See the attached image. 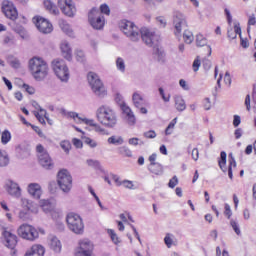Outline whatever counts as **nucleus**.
Masks as SVG:
<instances>
[{"mask_svg":"<svg viewBox=\"0 0 256 256\" xmlns=\"http://www.w3.org/2000/svg\"><path fill=\"white\" fill-rule=\"evenodd\" d=\"M38 111H34V115L36 119L41 123L42 125H45V119H47V110L41 108V106L38 105Z\"/></svg>","mask_w":256,"mask_h":256,"instance_id":"bb28decb","label":"nucleus"},{"mask_svg":"<svg viewBox=\"0 0 256 256\" xmlns=\"http://www.w3.org/2000/svg\"><path fill=\"white\" fill-rule=\"evenodd\" d=\"M100 13L101 15H111V9L109 8V6L107 4H102L100 6Z\"/></svg>","mask_w":256,"mask_h":256,"instance_id":"5fc2aeb1","label":"nucleus"},{"mask_svg":"<svg viewBox=\"0 0 256 256\" xmlns=\"http://www.w3.org/2000/svg\"><path fill=\"white\" fill-rule=\"evenodd\" d=\"M150 173H153L154 175H163V166L159 163H152L148 167Z\"/></svg>","mask_w":256,"mask_h":256,"instance_id":"7c9ffc66","label":"nucleus"},{"mask_svg":"<svg viewBox=\"0 0 256 256\" xmlns=\"http://www.w3.org/2000/svg\"><path fill=\"white\" fill-rule=\"evenodd\" d=\"M52 69L60 81L64 83L69 81V67H67L65 60L55 59L52 62Z\"/></svg>","mask_w":256,"mask_h":256,"instance_id":"6e6552de","label":"nucleus"},{"mask_svg":"<svg viewBox=\"0 0 256 256\" xmlns=\"http://www.w3.org/2000/svg\"><path fill=\"white\" fill-rule=\"evenodd\" d=\"M36 151L40 165L44 169H53V160L51 159V156H49L47 150H45V147H43L41 144H38L36 146Z\"/></svg>","mask_w":256,"mask_h":256,"instance_id":"9b49d317","label":"nucleus"},{"mask_svg":"<svg viewBox=\"0 0 256 256\" xmlns=\"http://www.w3.org/2000/svg\"><path fill=\"white\" fill-rule=\"evenodd\" d=\"M224 83L228 85V87H231V74H229V72H226L224 75Z\"/></svg>","mask_w":256,"mask_h":256,"instance_id":"69168bd1","label":"nucleus"},{"mask_svg":"<svg viewBox=\"0 0 256 256\" xmlns=\"http://www.w3.org/2000/svg\"><path fill=\"white\" fill-rule=\"evenodd\" d=\"M159 93L165 103H169V101H171V95L165 96V90H163V88H159Z\"/></svg>","mask_w":256,"mask_h":256,"instance_id":"13d9d810","label":"nucleus"},{"mask_svg":"<svg viewBox=\"0 0 256 256\" xmlns=\"http://www.w3.org/2000/svg\"><path fill=\"white\" fill-rule=\"evenodd\" d=\"M66 223L72 233H75L76 235H83V231H85V225L83 224V219L81 216L71 212L66 217Z\"/></svg>","mask_w":256,"mask_h":256,"instance_id":"423d86ee","label":"nucleus"},{"mask_svg":"<svg viewBox=\"0 0 256 256\" xmlns=\"http://www.w3.org/2000/svg\"><path fill=\"white\" fill-rule=\"evenodd\" d=\"M107 233L109 235V237L111 238V241L115 244V245H119V243H121V239L119 238V236H117V233H115V230L113 229H108Z\"/></svg>","mask_w":256,"mask_h":256,"instance_id":"e433bc0d","label":"nucleus"},{"mask_svg":"<svg viewBox=\"0 0 256 256\" xmlns=\"http://www.w3.org/2000/svg\"><path fill=\"white\" fill-rule=\"evenodd\" d=\"M9 165V155L5 150H0V167H7Z\"/></svg>","mask_w":256,"mask_h":256,"instance_id":"f704fd0d","label":"nucleus"},{"mask_svg":"<svg viewBox=\"0 0 256 256\" xmlns=\"http://www.w3.org/2000/svg\"><path fill=\"white\" fill-rule=\"evenodd\" d=\"M96 117L104 127L113 128L117 125V114L113 108L107 105H102L97 109Z\"/></svg>","mask_w":256,"mask_h":256,"instance_id":"7ed1b4c3","label":"nucleus"},{"mask_svg":"<svg viewBox=\"0 0 256 256\" xmlns=\"http://www.w3.org/2000/svg\"><path fill=\"white\" fill-rule=\"evenodd\" d=\"M2 237L4 239V245L8 249H15L17 247V235L11 233L7 229L2 231Z\"/></svg>","mask_w":256,"mask_h":256,"instance_id":"f3484780","label":"nucleus"},{"mask_svg":"<svg viewBox=\"0 0 256 256\" xmlns=\"http://www.w3.org/2000/svg\"><path fill=\"white\" fill-rule=\"evenodd\" d=\"M191 155H192V159H193L194 161H199V149L194 148V149L192 150Z\"/></svg>","mask_w":256,"mask_h":256,"instance_id":"338daca9","label":"nucleus"},{"mask_svg":"<svg viewBox=\"0 0 256 256\" xmlns=\"http://www.w3.org/2000/svg\"><path fill=\"white\" fill-rule=\"evenodd\" d=\"M88 21L91 27L97 31H101V29L105 27V16H103L97 8H92L90 10L88 13Z\"/></svg>","mask_w":256,"mask_h":256,"instance_id":"9d476101","label":"nucleus"},{"mask_svg":"<svg viewBox=\"0 0 256 256\" xmlns=\"http://www.w3.org/2000/svg\"><path fill=\"white\" fill-rule=\"evenodd\" d=\"M11 141V132L9 130H4L1 135V143L7 145Z\"/></svg>","mask_w":256,"mask_h":256,"instance_id":"4c0bfd02","label":"nucleus"},{"mask_svg":"<svg viewBox=\"0 0 256 256\" xmlns=\"http://www.w3.org/2000/svg\"><path fill=\"white\" fill-rule=\"evenodd\" d=\"M60 27H61L62 31H64V33H66V35H69V37H73V29H71V26L67 22L62 21L60 23Z\"/></svg>","mask_w":256,"mask_h":256,"instance_id":"c9c22d12","label":"nucleus"},{"mask_svg":"<svg viewBox=\"0 0 256 256\" xmlns=\"http://www.w3.org/2000/svg\"><path fill=\"white\" fill-rule=\"evenodd\" d=\"M130 29L129 37L131 41H139V39H142L145 45L153 47V55L158 63H165V51L157 46L159 41H161L159 34H155V32L149 30V28L139 30L134 23H130Z\"/></svg>","mask_w":256,"mask_h":256,"instance_id":"f257e3e1","label":"nucleus"},{"mask_svg":"<svg viewBox=\"0 0 256 256\" xmlns=\"http://www.w3.org/2000/svg\"><path fill=\"white\" fill-rule=\"evenodd\" d=\"M118 152L120 153V155H123L124 157H129V148L127 146L119 147Z\"/></svg>","mask_w":256,"mask_h":256,"instance_id":"4d7b16f0","label":"nucleus"},{"mask_svg":"<svg viewBox=\"0 0 256 256\" xmlns=\"http://www.w3.org/2000/svg\"><path fill=\"white\" fill-rule=\"evenodd\" d=\"M4 189L8 195H11V197H15L16 199L21 197V187L13 180H7L5 182Z\"/></svg>","mask_w":256,"mask_h":256,"instance_id":"dca6fc26","label":"nucleus"},{"mask_svg":"<svg viewBox=\"0 0 256 256\" xmlns=\"http://www.w3.org/2000/svg\"><path fill=\"white\" fill-rule=\"evenodd\" d=\"M76 60L79 61V63L85 61V52H83V50H76Z\"/></svg>","mask_w":256,"mask_h":256,"instance_id":"864d4df0","label":"nucleus"},{"mask_svg":"<svg viewBox=\"0 0 256 256\" xmlns=\"http://www.w3.org/2000/svg\"><path fill=\"white\" fill-rule=\"evenodd\" d=\"M44 7L52 15H59V9L51 0H44Z\"/></svg>","mask_w":256,"mask_h":256,"instance_id":"c85d7f7f","label":"nucleus"},{"mask_svg":"<svg viewBox=\"0 0 256 256\" xmlns=\"http://www.w3.org/2000/svg\"><path fill=\"white\" fill-rule=\"evenodd\" d=\"M115 101L118 107H120L122 119H126V121H129V105L126 104L123 96L117 94L115 97Z\"/></svg>","mask_w":256,"mask_h":256,"instance_id":"6ab92c4d","label":"nucleus"},{"mask_svg":"<svg viewBox=\"0 0 256 256\" xmlns=\"http://www.w3.org/2000/svg\"><path fill=\"white\" fill-rule=\"evenodd\" d=\"M57 183L63 193H70L73 189V177L67 169H62L58 172Z\"/></svg>","mask_w":256,"mask_h":256,"instance_id":"0eeeda50","label":"nucleus"},{"mask_svg":"<svg viewBox=\"0 0 256 256\" xmlns=\"http://www.w3.org/2000/svg\"><path fill=\"white\" fill-rule=\"evenodd\" d=\"M1 208L3 209V211H6V217L8 219V221H11V219H13V216L11 215V213H9V206H7V202L2 201L0 202Z\"/></svg>","mask_w":256,"mask_h":256,"instance_id":"de8ad7c7","label":"nucleus"},{"mask_svg":"<svg viewBox=\"0 0 256 256\" xmlns=\"http://www.w3.org/2000/svg\"><path fill=\"white\" fill-rule=\"evenodd\" d=\"M132 102L134 107H136V109H139L142 115H147L148 111L147 108H145V105H147V100L143 98V95H141V93L134 92L132 95Z\"/></svg>","mask_w":256,"mask_h":256,"instance_id":"2eb2a0df","label":"nucleus"},{"mask_svg":"<svg viewBox=\"0 0 256 256\" xmlns=\"http://www.w3.org/2000/svg\"><path fill=\"white\" fill-rule=\"evenodd\" d=\"M29 211L31 213H39V207L33 201L27 200V211L21 210L18 214L19 219L22 221H29L30 216H29Z\"/></svg>","mask_w":256,"mask_h":256,"instance_id":"a211bd4d","label":"nucleus"},{"mask_svg":"<svg viewBox=\"0 0 256 256\" xmlns=\"http://www.w3.org/2000/svg\"><path fill=\"white\" fill-rule=\"evenodd\" d=\"M128 23L129 21L127 20H122L119 23V28L124 33V35H126V37H129V31L127 30V27H129Z\"/></svg>","mask_w":256,"mask_h":256,"instance_id":"a19ab883","label":"nucleus"},{"mask_svg":"<svg viewBox=\"0 0 256 256\" xmlns=\"http://www.w3.org/2000/svg\"><path fill=\"white\" fill-rule=\"evenodd\" d=\"M48 215H51L52 219H59L63 213L54 206L53 210Z\"/></svg>","mask_w":256,"mask_h":256,"instance_id":"09e8293b","label":"nucleus"},{"mask_svg":"<svg viewBox=\"0 0 256 256\" xmlns=\"http://www.w3.org/2000/svg\"><path fill=\"white\" fill-rule=\"evenodd\" d=\"M58 7L66 17H75L77 13L73 0H58Z\"/></svg>","mask_w":256,"mask_h":256,"instance_id":"f8f14e48","label":"nucleus"},{"mask_svg":"<svg viewBox=\"0 0 256 256\" xmlns=\"http://www.w3.org/2000/svg\"><path fill=\"white\" fill-rule=\"evenodd\" d=\"M79 251H84L93 255V242L88 239H83L78 242L77 248Z\"/></svg>","mask_w":256,"mask_h":256,"instance_id":"5701e85b","label":"nucleus"},{"mask_svg":"<svg viewBox=\"0 0 256 256\" xmlns=\"http://www.w3.org/2000/svg\"><path fill=\"white\" fill-rule=\"evenodd\" d=\"M45 255V247L41 244L33 245L24 256H44Z\"/></svg>","mask_w":256,"mask_h":256,"instance_id":"b1692460","label":"nucleus"},{"mask_svg":"<svg viewBox=\"0 0 256 256\" xmlns=\"http://www.w3.org/2000/svg\"><path fill=\"white\" fill-rule=\"evenodd\" d=\"M2 11H3L5 17H7V19H11V21H15L17 19V17H19L17 8L11 1L5 0L3 2Z\"/></svg>","mask_w":256,"mask_h":256,"instance_id":"ddd939ff","label":"nucleus"},{"mask_svg":"<svg viewBox=\"0 0 256 256\" xmlns=\"http://www.w3.org/2000/svg\"><path fill=\"white\" fill-rule=\"evenodd\" d=\"M62 115H64V117H67V119H73L75 123H85V125L94 127V130L96 131V133H100V135H107V130H105L103 127L99 126L98 124H96L95 120L93 119H87L83 116H79V113L77 112H71L65 109L62 110Z\"/></svg>","mask_w":256,"mask_h":256,"instance_id":"20e7f679","label":"nucleus"},{"mask_svg":"<svg viewBox=\"0 0 256 256\" xmlns=\"http://www.w3.org/2000/svg\"><path fill=\"white\" fill-rule=\"evenodd\" d=\"M164 242H165V245L168 247V248H171V246L173 245V239L171 238V234H167L164 238Z\"/></svg>","mask_w":256,"mask_h":256,"instance_id":"052dcab7","label":"nucleus"},{"mask_svg":"<svg viewBox=\"0 0 256 256\" xmlns=\"http://www.w3.org/2000/svg\"><path fill=\"white\" fill-rule=\"evenodd\" d=\"M83 141L85 143V145H88L89 147H91V149H95V147H97V141L89 138V137H84Z\"/></svg>","mask_w":256,"mask_h":256,"instance_id":"49530a36","label":"nucleus"},{"mask_svg":"<svg viewBox=\"0 0 256 256\" xmlns=\"http://www.w3.org/2000/svg\"><path fill=\"white\" fill-rule=\"evenodd\" d=\"M60 147L65 151L67 154H69V151H71V142L68 140H63L60 142Z\"/></svg>","mask_w":256,"mask_h":256,"instance_id":"c03bdc74","label":"nucleus"},{"mask_svg":"<svg viewBox=\"0 0 256 256\" xmlns=\"http://www.w3.org/2000/svg\"><path fill=\"white\" fill-rule=\"evenodd\" d=\"M29 69L36 81H43L49 75V65L41 57H33L29 60Z\"/></svg>","mask_w":256,"mask_h":256,"instance_id":"f03ea898","label":"nucleus"},{"mask_svg":"<svg viewBox=\"0 0 256 256\" xmlns=\"http://www.w3.org/2000/svg\"><path fill=\"white\" fill-rule=\"evenodd\" d=\"M17 235L26 241H35V239H39V232L37 229L27 223H24L18 227Z\"/></svg>","mask_w":256,"mask_h":256,"instance_id":"1a4fd4ad","label":"nucleus"},{"mask_svg":"<svg viewBox=\"0 0 256 256\" xmlns=\"http://www.w3.org/2000/svg\"><path fill=\"white\" fill-rule=\"evenodd\" d=\"M33 21L40 33L47 34L53 31V24H51V22H49L47 19L41 17H34Z\"/></svg>","mask_w":256,"mask_h":256,"instance_id":"4468645a","label":"nucleus"},{"mask_svg":"<svg viewBox=\"0 0 256 256\" xmlns=\"http://www.w3.org/2000/svg\"><path fill=\"white\" fill-rule=\"evenodd\" d=\"M144 137H146V139H155V137H157V133H155L154 130H150L144 133Z\"/></svg>","mask_w":256,"mask_h":256,"instance_id":"680f3d73","label":"nucleus"},{"mask_svg":"<svg viewBox=\"0 0 256 256\" xmlns=\"http://www.w3.org/2000/svg\"><path fill=\"white\" fill-rule=\"evenodd\" d=\"M229 167H228V176L229 179H233V167H237V162L235 161V157H233V153L228 155Z\"/></svg>","mask_w":256,"mask_h":256,"instance_id":"c756f323","label":"nucleus"},{"mask_svg":"<svg viewBox=\"0 0 256 256\" xmlns=\"http://www.w3.org/2000/svg\"><path fill=\"white\" fill-rule=\"evenodd\" d=\"M218 165L221 169V171H223V173H226L227 171V153L225 151H222L220 153V160L218 161Z\"/></svg>","mask_w":256,"mask_h":256,"instance_id":"2f4dec72","label":"nucleus"},{"mask_svg":"<svg viewBox=\"0 0 256 256\" xmlns=\"http://www.w3.org/2000/svg\"><path fill=\"white\" fill-rule=\"evenodd\" d=\"M175 35H179L182 29L187 28V20L181 13H177L174 17Z\"/></svg>","mask_w":256,"mask_h":256,"instance_id":"aec40b11","label":"nucleus"},{"mask_svg":"<svg viewBox=\"0 0 256 256\" xmlns=\"http://www.w3.org/2000/svg\"><path fill=\"white\" fill-rule=\"evenodd\" d=\"M49 247L54 251V253H61L62 245L61 240L58 239L56 236L49 237Z\"/></svg>","mask_w":256,"mask_h":256,"instance_id":"393cba45","label":"nucleus"},{"mask_svg":"<svg viewBox=\"0 0 256 256\" xmlns=\"http://www.w3.org/2000/svg\"><path fill=\"white\" fill-rule=\"evenodd\" d=\"M75 256H93V254L89 253V252H85L83 250H79V249H75Z\"/></svg>","mask_w":256,"mask_h":256,"instance_id":"e2e57ef3","label":"nucleus"},{"mask_svg":"<svg viewBox=\"0 0 256 256\" xmlns=\"http://www.w3.org/2000/svg\"><path fill=\"white\" fill-rule=\"evenodd\" d=\"M109 145H123V143H125V139H123V137L121 136H111L108 138L107 140Z\"/></svg>","mask_w":256,"mask_h":256,"instance_id":"72a5a7b5","label":"nucleus"},{"mask_svg":"<svg viewBox=\"0 0 256 256\" xmlns=\"http://www.w3.org/2000/svg\"><path fill=\"white\" fill-rule=\"evenodd\" d=\"M183 39L185 41V43H187L188 45H191V43H193V33L189 30H184L183 33Z\"/></svg>","mask_w":256,"mask_h":256,"instance_id":"58836bf2","label":"nucleus"},{"mask_svg":"<svg viewBox=\"0 0 256 256\" xmlns=\"http://www.w3.org/2000/svg\"><path fill=\"white\" fill-rule=\"evenodd\" d=\"M116 66L118 71H121L122 73L125 72V61L123 60V58H117Z\"/></svg>","mask_w":256,"mask_h":256,"instance_id":"8fccbe9b","label":"nucleus"},{"mask_svg":"<svg viewBox=\"0 0 256 256\" xmlns=\"http://www.w3.org/2000/svg\"><path fill=\"white\" fill-rule=\"evenodd\" d=\"M177 185H179V178H177V176H173L168 183V187H170V189H175Z\"/></svg>","mask_w":256,"mask_h":256,"instance_id":"3c124183","label":"nucleus"},{"mask_svg":"<svg viewBox=\"0 0 256 256\" xmlns=\"http://www.w3.org/2000/svg\"><path fill=\"white\" fill-rule=\"evenodd\" d=\"M174 101H175V108L178 111L182 112V111H185V109H187V104H185V100L183 99V97L179 95H175Z\"/></svg>","mask_w":256,"mask_h":256,"instance_id":"cd10ccee","label":"nucleus"},{"mask_svg":"<svg viewBox=\"0 0 256 256\" xmlns=\"http://www.w3.org/2000/svg\"><path fill=\"white\" fill-rule=\"evenodd\" d=\"M224 215L227 217V219H231V216L233 215V211H231V206L229 204L224 205Z\"/></svg>","mask_w":256,"mask_h":256,"instance_id":"6e6d98bb","label":"nucleus"},{"mask_svg":"<svg viewBox=\"0 0 256 256\" xmlns=\"http://www.w3.org/2000/svg\"><path fill=\"white\" fill-rule=\"evenodd\" d=\"M86 163L89 167H93V169H101V163L99 160L89 159L86 161Z\"/></svg>","mask_w":256,"mask_h":256,"instance_id":"a18cd8bd","label":"nucleus"},{"mask_svg":"<svg viewBox=\"0 0 256 256\" xmlns=\"http://www.w3.org/2000/svg\"><path fill=\"white\" fill-rule=\"evenodd\" d=\"M135 123H137V118H135V114L130 109L129 110V125H135Z\"/></svg>","mask_w":256,"mask_h":256,"instance_id":"bf43d9fd","label":"nucleus"},{"mask_svg":"<svg viewBox=\"0 0 256 256\" xmlns=\"http://www.w3.org/2000/svg\"><path fill=\"white\" fill-rule=\"evenodd\" d=\"M175 125H177V118H174L165 130V135H171L173 133V129H175Z\"/></svg>","mask_w":256,"mask_h":256,"instance_id":"37998d69","label":"nucleus"},{"mask_svg":"<svg viewBox=\"0 0 256 256\" xmlns=\"http://www.w3.org/2000/svg\"><path fill=\"white\" fill-rule=\"evenodd\" d=\"M121 221H117L119 231H125V224L127 223V216L125 214H120Z\"/></svg>","mask_w":256,"mask_h":256,"instance_id":"79ce46f5","label":"nucleus"},{"mask_svg":"<svg viewBox=\"0 0 256 256\" xmlns=\"http://www.w3.org/2000/svg\"><path fill=\"white\" fill-rule=\"evenodd\" d=\"M87 79L94 95H96V97H100V99H103V97L107 95V90L105 89L103 82H101L99 75H97L95 72H89Z\"/></svg>","mask_w":256,"mask_h":256,"instance_id":"39448f33","label":"nucleus"},{"mask_svg":"<svg viewBox=\"0 0 256 256\" xmlns=\"http://www.w3.org/2000/svg\"><path fill=\"white\" fill-rule=\"evenodd\" d=\"M27 191L32 199L39 200L41 199V195H43V188L39 183H30L27 187Z\"/></svg>","mask_w":256,"mask_h":256,"instance_id":"412c9836","label":"nucleus"},{"mask_svg":"<svg viewBox=\"0 0 256 256\" xmlns=\"http://www.w3.org/2000/svg\"><path fill=\"white\" fill-rule=\"evenodd\" d=\"M111 179H113L114 183L117 185V187H123L128 188L129 187V180H123L121 181V178L115 174H110Z\"/></svg>","mask_w":256,"mask_h":256,"instance_id":"473e14b6","label":"nucleus"},{"mask_svg":"<svg viewBox=\"0 0 256 256\" xmlns=\"http://www.w3.org/2000/svg\"><path fill=\"white\" fill-rule=\"evenodd\" d=\"M203 105H204L205 111H209L211 109V99L205 98Z\"/></svg>","mask_w":256,"mask_h":256,"instance_id":"0e129e2a","label":"nucleus"},{"mask_svg":"<svg viewBox=\"0 0 256 256\" xmlns=\"http://www.w3.org/2000/svg\"><path fill=\"white\" fill-rule=\"evenodd\" d=\"M39 205L42 211H44L46 214L51 213L53 211V208L55 207V205L51 201L45 199L40 200Z\"/></svg>","mask_w":256,"mask_h":256,"instance_id":"a878e982","label":"nucleus"},{"mask_svg":"<svg viewBox=\"0 0 256 256\" xmlns=\"http://www.w3.org/2000/svg\"><path fill=\"white\" fill-rule=\"evenodd\" d=\"M60 49L64 59H67V61H71L73 57V50L71 49V44H69L67 40H63L60 44Z\"/></svg>","mask_w":256,"mask_h":256,"instance_id":"4be33fe9","label":"nucleus"},{"mask_svg":"<svg viewBox=\"0 0 256 256\" xmlns=\"http://www.w3.org/2000/svg\"><path fill=\"white\" fill-rule=\"evenodd\" d=\"M130 145H144L143 141H139V138H131L129 140Z\"/></svg>","mask_w":256,"mask_h":256,"instance_id":"774afa93","label":"nucleus"},{"mask_svg":"<svg viewBox=\"0 0 256 256\" xmlns=\"http://www.w3.org/2000/svg\"><path fill=\"white\" fill-rule=\"evenodd\" d=\"M196 45L197 47H205V45H207V38H205L203 34H198L196 36Z\"/></svg>","mask_w":256,"mask_h":256,"instance_id":"ea45409f","label":"nucleus"},{"mask_svg":"<svg viewBox=\"0 0 256 256\" xmlns=\"http://www.w3.org/2000/svg\"><path fill=\"white\" fill-rule=\"evenodd\" d=\"M230 225L236 235H241V229L239 228V224L235 220H231Z\"/></svg>","mask_w":256,"mask_h":256,"instance_id":"603ef678","label":"nucleus"}]
</instances>
